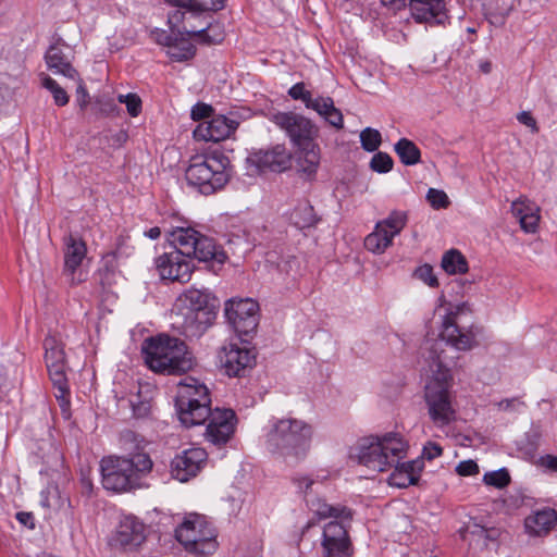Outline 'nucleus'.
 <instances>
[{"mask_svg": "<svg viewBox=\"0 0 557 557\" xmlns=\"http://www.w3.org/2000/svg\"><path fill=\"white\" fill-rule=\"evenodd\" d=\"M443 454L442 447L434 442H428L422 450V457L428 460H433Z\"/></svg>", "mask_w": 557, "mask_h": 557, "instance_id": "obj_52", "label": "nucleus"}, {"mask_svg": "<svg viewBox=\"0 0 557 557\" xmlns=\"http://www.w3.org/2000/svg\"><path fill=\"white\" fill-rule=\"evenodd\" d=\"M295 160L297 172L305 175L308 180H312L320 165V147L318 144L311 146L295 147Z\"/></svg>", "mask_w": 557, "mask_h": 557, "instance_id": "obj_27", "label": "nucleus"}, {"mask_svg": "<svg viewBox=\"0 0 557 557\" xmlns=\"http://www.w3.org/2000/svg\"><path fill=\"white\" fill-rule=\"evenodd\" d=\"M218 357L221 369L230 377L245 376L256 364L253 350L234 343L222 346Z\"/></svg>", "mask_w": 557, "mask_h": 557, "instance_id": "obj_18", "label": "nucleus"}, {"mask_svg": "<svg viewBox=\"0 0 557 557\" xmlns=\"http://www.w3.org/2000/svg\"><path fill=\"white\" fill-rule=\"evenodd\" d=\"M408 215L405 211L393 210L384 220L376 222L372 233L366 236L367 250L381 255L392 246L395 236L407 225Z\"/></svg>", "mask_w": 557, "mask_h": 557, "instance_id": "obj_14", "label": "nucleus"}, {"mask_svg": "<svg viewBox=\"0 0 557 557\" xmlns=\"http://www.w3.org/2000/svg\"><path fill=\"white\" fill-rule=\"evenodd\" d=\"M511 401L512 400H510V399L502 400L499 403V407L503 408V409H508L510 407Z\"/></svg>", "mask_w": 557, "mask_h": 557, "instance_id": "obj_59", "label": "nucleus"}, {"mask_svg": "<svg viewBox=\"0 0 557 557\" xmlns=\"http://www.w3.org/2000/svg\"><path fill=\"white\" fill-rule=\"evenodd\" d=\"M145 236L150 239H158L161 236V230L158 226L151 227L145 232Z\"/></svg>", "mask_w": 557, "mask_h": 557, "instance_id": "obj_58", "label": "nucleus"}, {"mask_svg": "<svg viewBox=\"0 0 557 557\" xmlns=\"http://www.w3.org/2000/svg\"><path fill=\"white\" fill-rule=\"evenodd\" d=\"M120 103H125L127 112L131 116L136 117L141 112V99L136 94L119 95Z\"/></svg>", "mask_w": 557, "mask_h": 557, "instance_id": "obj_47", "label": "nucleus"}, {"mask_svg": "<svg viewBox=\"0 0 557 557\" xmlns=\"http://www.w3.org/2000/svg\"><path fill=\"white\" fill-rule=\"evenodd\" d=\"M145 363L153 372L181 375L193 369L194 356L185 342L168 334L146 338L141 345Z\"/></svg>", "mask_w": 557, "mask_h": 557, "instance_id": "obj_5", "label": "nucleus"}, {"mask_svg": "<svg viewBox=\"0 0 557 557\" xmlns=\"http://www.w3.org/2000/svg\"><path fill=\"white\" fill-rule=\"evenodd\" d=\"M361 147L368 152H374L382 143L381 133L372 127H367L360 133Z\"/></svg>", "mask_w": 557, "mask_h": 557, "instance_id": "obj_42", "label": "nucleus"}, {"mask_svg": "<svg viewBox=\"0 0 557 557\" xmlns=\"http://www.w3.org/2000/svg\"><path fill=\"white\" fill-rule=\"evenodd\" d=\"M312 510L320 518H342L345 520H350L352 518L351 510L346 507L333 506L329 505L323 500L318 499L315 503L311 504Z\"/></svg>", "mask_w": 557, "mask_h": 557, "instance_id": "obj_38", "label": "nucleus"}, {"mask_svg": "<svg viewBox=\"0 0 557 557\" xmlns=\"http://www.w3.org/2000/svg\"><path fill=\"white\" fill-rule=\"evenodd\" d=\"M119 444L126 453L124 459H135L138 455H148L145 453L147 442L143 435L133 430H124L120 433Z\"/></svg>", "mask_w": 557, "mask_h": 557, "instance_id": "obj_32", "label": "nucleus"}, {"mask_svg": "<svg viewBox=\"0 0 557 557\" xmlns=\"http://www.w3.org/2000/svg\"><path fill=\"white\" fill-rule=\"evenodd\" d=\"M225 317L239 336H251L259 324V304L251 299H231L225 304Z\"/></svg>", "mask_w": 557, "mask_h": 557, "instance_id": "obj_15", "label": "nucleus"}, {"mask_svg": "<svg viewBox=\"0 0 557 557\" xmlns=\"http://www.w3.org/2000/svg\"><path fill=\"white\" fill-rule=\"evenodd\" d=\"M207 421L206 441L219 448L225 446L236 430L237 416L235 411L231 408L212 409Z\"/></svg>", "mask_w": 557, "mask_h": 557, "instance_id": "obj_19", "label": "nucleus"}, {"mask_svg": "<svg viewBox=\"0 0 557 557\" xmlns=\"http://www.w3.org/2000/svg\"><path fill=\"white\" fill-rule=\"evenodd\" d=\"M473 343L474 334L460 327L455 315H447L443 323L441 339L432 342L428 347L426 360L432 375L424 387V401L429 417L437 428L447 426L457 418L451 394L454 379L446 362L443 346L450 344L458 350H468Z\"/></svg>", "mask_w": 557, "mask_h": 557, "instance_id": "obj_1", "label": "nucleus"}, {"mask_svg": "<svg viewBox=\"0 0 557 557\" xmlns=\"http://www.w3.org/2000/svg\"><path fill=\"white\" fill-rule=\"evenodd\" d=\"M460 536L463 541H468L470 545L487 547L491 542H496L502 535V530L497 527H487L478 521L470 519L460 530Z\"/></svg>", "mask_w": 557, "mask_h": 557, "instance_id": "obj_25", "label": "nucleus"}, {"mask_svg": "<svg viewBox=\"0 0 557 557\" xmlns=\"http://www.w3.org/2000/svg\"><path fill=\"white\" fill-rule=\"evenodd\" d=\"M64 49L70 50V47L62 38H58L45 54L46 64L54 74H61L73 81L79 79L78 72L72 66L70 53H65Z\"/></svg>", "mask_w": 557, "mask_h": 557, "instance_id": "obj_24", "label": "nucleus"}, {"mask_svg": "<svg viewBox=\"0 0 557 557\" xmlns=\"http://www.w3.org/2000/svg\"><path fill=\"white\" fill-rule=\"evenodd\" d=\"M292 153L285 145L277 144L267 149L251 151L246 162L249 166L256 169V172L262 173H282L292 166Z\"/></svg>", "mask_w": 557, "mask_h": 557, "instance_id": "obj_17", "label": "nucleus"}, {"mask_svg": "<svg viewBox=\"0 0 557 557\" xmlns=\"http://www.w3.org/2000/svg\"><path fill=\"white\" fill-rule=\"evenodd\" d=\"M557 522L555 509L545 508L530 515L524 520V528L530 535H547Z\"/></svg>", "mask_w": 557, "mask_h": 557, "instance_id": "obj_30", "label": "nucleus"}, {"mask_svg": "<svg viewBox=\"0 0 557 557\" xmlns=\"http://www.w3.org/2000/svg\"><path fill=\"white\" fill-rule=\"evenodd\" d=\"M220 304L207 289L189 288L175 301V327L187 338H199L216 319Z\"/></svg>", "mask_w": 557, "mask_h": 557, "instance_id": "obj_3", "label": "nucleus"}, {"mask_svg": "<svg viewBox=\"0 0 557 557\" xmlns=\"http://www.w3.org/2000/svg\"><path fill=\"white\" fill-rule=\"evenodd\" d=\"M293 482L297 485L299 491L305 493V494L308 493V490L314 483V481L312 479H309L307 476H295L293 479Z\"/></svg>", "mask_w": 557, "mask_h": 557, "instance_id": "obj_56", "label": "nucleus"}, {"mask_svg": "<svg viewBox=\"0 0 557 557\" xmlns=\"http://www.w3.org/2000/svg\"><path fill=\"white\" fill-rule=\"evenodd\" d=\"M510 8H499L498 5L493 8L488 7L485 12V17L488 23L495 27H503L509 15Z\"/></svg>", "mask_w": 557, "mask_h": 557, "instance_id": "obj_46", "label": "nucleus"}, {"mask_svg": "<svg viewBox=\"0 0 557 557\" xmlns=\"http://www.w3.org/2000/svg\"><path fill=\"white\" fill-rule=\"evenodd\" d=\"M207 459L208 454L203 448L185 449L171 461V474L180 482H187L201 471Z\"/></svg>", "mask_w": 557, "mask_h": 557, "instance_id": "obj_21", "label": "nucleus"}, {"mask_svg": "<svg viewBox=\"0 0 557 557\" xmlns=\"http://www.w3.org/2000/svg\"><path fill=\"white\" fill-rule=\"evenodd\" d=\"M168 239L174 245V250L164 252L154 261L162 280L188 282L193 272L190 259L206 263L214 273L221 270L227 259L226 252L212 237L193 227L177 226L169 232Z\"/></svg>", "mask_w": 557, "mask_h": 557, "instance_id": "obj_2", "label": "nucleus"}, {"mask_svg": "<svg viewBox=\"0 0 557 557\" xmlns=\"http://www.w3.org/2000/svg\"><path fill=\"white\" fill-rule=\"evenodd\" d=\"M313 430L299 419H274L265 435L267 449L289 466L304 460L310 449Z\"/></svg>", "mask_w": 557, "mask_h": 557, "instance_id": "obj_4", "label": "nucleus"}, {"mask_svg": "<svg viewBox=\"0 0 557 557\" xmlns=\"http://www.w3.org/2000/svg\"><path fill=\"white\" fill-rule=\"evenodd\" d=\"M64 272L73 275L87 253L85 242L73 234L64 237Z\"/></svg>", "mask_w": 557, "mask_h": 557, "instance_id": "obj_29", "label": "nucleus"}, {"mask_svg": "<svg viewBox=\"0 0 557 557\" xmlns=\"http://www.w3.org/2000/svg\"><path fill=\"white\" fill-rule=\"evenodd\" d=\"M426 199L434 209H445L449 206L448 196L440 189L430 188Z\"/></svg>", "mask_w": 557, "mask_h": 557, "instance_id": "obj_49", "label": "nucleus"}, {"mask_svg": "<svg viewBox=\"0 0 557 557\" xmlns=\"http://www.w3.org/2000/svg\"><path fill=\"white\" fill-rule=\"evenodd\" d=\"M45 364L54 388V396L64 417L70 416V387L66 377L64 344L57 335L48 334L42 343Z\"/></svg>", "mask_w": 557, "mask_h": 557, "instance_id": "obj_12", "label": "nucleus"}, {"mask_svg": "<svg viewBox=\"0 0 557 557\" xmlns=\"http://www.w3.org/2000/svg\"><path fill=\"white\" fill-rule=\"evenodd\" d=\"M441 267L448 274H463L468 271V261L459 250L450 249L443 255Z\"/></svg>", "mask_w": 557, "mask_h": 557, "instance_id": "obj_35", "label": "nucleus"}, {"mask_svg": "<svg viewBox=\"0 0 557 557\" xmlns=\"http://www.w3.org/2000/svg\"><path fill=\"white\" fill-rule=\"evenodd\" d=\"M184 35H164V46L172 61L183 62L194 58L196 47Z\"/></svg>", "mask_w": 557, "mask_h": 557, "instance_id": "obj_31", "label": "nucleus"}, {"mask_svg": "<svg viewBox=\"0 0 557 557\" xmlns=\"http://www.w3.org/2000/svg\"><path fill=\"white\" fill-rule=\"evenodd\" d=\"M409 444L398 432L382 436L371 435L360 438L350 450V458L374 472H384L403 460Z\"/></svg>", "mask_w": 557, "mask_h": 557, "instance_id": "obj_6", "label": "nucleus"}, {"mask_svg": "<svg viewBox=\"0 0 557 557\" xmlns=\"http://www.w3.org/2000/svg\"><path fill=\"white\" fill-rule=\"evenodd\" d=\"M78 81H79V85L76 90V92H77L76 101L82 109H85L86 106L88 104L89 96H88V91H87L86 87L84 86L83 82L81 81V78Z\"/></svg>", "mask_w": 557, "mask_h": 557, "instance_id": "obj_54", "label": "nucleus"}, {"mask_svg": "<svg viewBox=\"0 0 557 557\" xmlns=\"http://www.w3.org/2000/svg\"><path fill=\"white\" fill-rule=\"evenodd\" d=\"M129 405L136 418H146L150 413L151 399L143 396L141 392H138L129 399Z\"/></svg>", "mask_w": 557, "mask_h": 557, "instance_id": "obj_44", "label": "nucleus"}, {"mask_svg": "<svg viewBox=\"0 0 557 557\" xmlns=\"http://www.w3.org/2000/svg\"><path fill=\"white\" fill-rule=\"evenodd\" d=\"M517 120H518L521 124H523V125H525V126H528V127H531V128H533V129H535V131L537 129V128H536V121H535V119H534V117L532 116V114H531L530 112H528V111H522V112H520V113L517 115Z\"/></svg>", "mask_w": 557, "mask_h": 557, "instance_id": "obj_55", "label": "nucleus"}, {"mask_svg": "<svg viewBox=\"0 0 557 557\" xmlns=\"http://www.w3.org/2000/svg\"><path fill=\"white\" fill-rule=\"evenodd\" d=\"M484 484L496 488H505L511 482L509 471L506 468L498 469L496 471L486 472L483 475Z\"/></svg>", "mask_w": 557, "mask_h": 557, "instance_id": "obj_41", "label": "nucleus"}, {"mask_svg": "<svg viewBox=\"0 0 557 557\" xmlns=\"http://www.w3.org/2000/svg\"><path fill=\"white\" fill-rule=\"evenodd\" d=\"M292 220L298 228H306L315 223L313 208L306 203L297 207L292 213Z\"/></svg>", "mask_w": 557, "mask_h": 557, "instance_id": "obj_39", "label": "nucleus"}, {"mask_svg": "<svg viewBox=\"0 0 557 557\" xmlns=\"http://www.w3.org/2000/svg\"><path fill=\"white\" fill-rule=\"evenodd\" d=\"M16 520L28 529L35 528V518L32 512L20 511L15 515Z\"/></svg>", "mask_w": 557, "mask_h": 557, "instance_id": "obj_53", "label": "nucleus"}, {"mask_svg": "<svg viewBox=\"0 0 557 557\" xmlns=\"http://www.w3.org/2000/svg\"><path fill=\"white\" fill-rule=\"evenodd\" d=\"M512 214L519 220L527 233H535L540 222V208L527 198H520L511 205Z\"/></svg>", "mask_w": 557, "mask_h": 557, "instance_id": "obj_28", "label": "nucleus"}, {"mask_svg": "<svg viewBox=\"0 0 557 557\" xmlns=\"http://www.w3.org/2000/svg\"><path fill=\"white\" fill-rule=\"evenodd\" d=\"M153 461L149 455H138L135 459L109 456L100 461L102 485L112 492H126L147 486L144 483L151 472Z\"/></svg>", "mask_w": 557, "mask_h": 557, "instance_id": "obj_7", "label": "nucleus"}, {"mask_svg": "<svg viewBox=\"0 0 557 557\" xmlns=\"http://www.w3.org/2000/svg\"><path fill=\"white\" fill-rule=\"evenodd\" d=\"M238 127V122L225 115L213 116L200 123L194 131L196 138L205 141L219 143L228 138Z\"/></svg>", "mask_w": 557, "mask_h": 557, "instance_id": "obj_23", "label": "nucleus"}, {"mask_svg": "<svg viewBox=\"0 0 557 557\" xmlns=\"http://www.w3.org/2000/svg\"><path fill=\"white\" fill-rule=\"evenodd\" d=\"M384 7L394 11L409 7L412 18L417 23L430 26L445 25L448 20V11L445 0H380Z\"/></svg>", "mask_w": 557, "mask_h": 557, "instance_id": "obj_13", "label": "nucleus"}, {"mask_svg": "<svg viewBox=\"0 0 557 557\" xmlns=\"http://www.w3.org/2000/svg\"><path fill=\"white\" fill-rule=\"evenodd\" d=\"M170 5H189L196 10L213 14L226 7L227 0H164Z\"/></svg>", "mask_w": 557, "mask_h": 557, "instance_id": "obj_37", "label": "nucleus"}, {"mask_svg": "<svg viewBox=\"0 0 557 557\" xmlns=\"http://www.w3.org/2000/svg\"><path fill=\"white\" fill-rule=\"evenodd\" d=\"M213 109L211 106L202 102L196 103L190 112V116L194 121H200L211 116Z\"/></svg>", "mask_w": 557, "mask_h": 557, "instance_id": "obj_50", "label": "nucleus"}, {"mask_svg": "<svg viewBox=\"0 0 557 557\" xmlns=\"http://www.w3.org/2000/svg\"><path fill=\"white\" fill-rule=\"evenodd\" d=\"M272 121L289 137L294 147L311 146L319 135V128L309 119L295 112H277Z\"/></svg>", "mask_w": 557, "mask_h": 557, "instance_id": "obj_16", "label": "nucleus"}, {"mask_svg": "<svg viewBox=\"0 0 557 557\" xmlns=\"http://www.w3.org/2000/svg\"><path fill=\"white\" fill-rule=\"evenodd\" d=\"M413 275L432 288L438 286V280L433 272V268L428 263L418 267Z\"/></svg>", "mask_w": 557, "mask_h": 557, "instance_id": "obj_48", "label": "nucleus"}, {"mask_svg": "<svg viewBox=\"0 0 557 557\" xmlns=\"http://www.w3.org/2000/svg\"><path fill=\"white\" fill-rule=\"evenodd\" d=\"M288 96L294 100H301L307 109H313L317 98H312V94L306 89L305 83H297L288 89Z\"/></svg>", "mask_w": 557, "mask_h": 557, "instance_id": "obj_43", "label": "nucleus"}, {"mask_svg": "<svg viewBox=\"0 0 557 557\" xmlns=\"http://www.w3.org/2000/svg\"><path fill=\"white\" fill-rule=\"evenodd\" d=\"M114 255L117 257L120 255V250L117 249Z\"/></svg>", "mask_w": 557, "mask_h": 557, "instance_id": "obj_62", "label": "nucleus"}, {"mask_svg": "<svg viewBox=\"0 0 557 557\" xmlns=\"http://www.w3.org/2000/svg\"><path fill=\"white\" fill-rule=\"evenodd\" d=\"M393 166L394 160L392 157L388 153L382 151L374 153L370 161V169L376 173H387L392 171Z\"/></svg>", "mask_w": 557, "mask_h": 557, "instance_id": "obj_45", "label": "nucleus"}, {"mask_svg": "<svg viewBox=\"0 0 557 557\" xmlns=\"http://www.w3.org/2000/svg\"><path fill=\"white\" fill-rule=\"evenodd\" d=\"M41 85L51 92L54 103L58 107H64L69 103L67 92L53 78H51L48 75H45L42 77Z\"/></svg>", "mask_w": 557, "mask_h": 557, "instance_id": "obj_40", "label": "nucleus"}, {"mask_svg": "<svg viewBox=\"0 0 557 557\" xmlns=\"http://www.w3.org/2000/svg\"><path fill=\"white\" fill-rule=\"evenodd\" d=\"M312 110L323 116L330 125L338 129L343 128V114L337 108H335L334 101L331 97H318Z\"/></svg>", "mask_w": 557, "mask_h": 557, "instance_id": "obj_33", "label": "nucleus"}, {"mask_svg": "<svg viewBox=\"0 0 557 557\" xmlns=\"http://www.w3.org/2000/svg\"><path fill=\"white\" fill-rule=\"evenodd\" d=\"M216 530L205 516L189 513L175 529V537L186 552L196 557L212 555L218 549Z\"/></svg>", "mask_w": 557, "mask_h": 557, "instance_id": "obj_11", "label": "nucleus"}, {"mask_svg": "<svg viewBox=\"0 0 557 557\" xmlns=\"http://www.w3.org/2000/svg\"><path fill=\"white\" fill-rule=\"evenodd\" d=\"M228 158L222 152L194 156L185 172L186 181L200 194L212 195L228 182Z\"/></svg>", "mask_w": 557, "mask_h": 557, "instance_id": "obj_9", "label": "nucleus"}, {"mask_svg": "<svg viewBox=\"0 0 557 557\" xmlns=\"http://www.w3.org/2000/svg\"><path fill=\"white\" fill-rule=\"evenodd\" d=\"M175 408L186 428L205 423L212 410L209 388L195 377H186L178 384Z\"/></svg>", "mask_w": 557, "mask_h": 557, "instance_id": "obj_10", "label": "nucleus"}, {"mask_svg": "<svg viewBox=\"0 0 557 557\" xmlns=\"http://www.w3.org/2000/svg\"><path fill=\"white\" fill-rule=\"evenodd\" d=\"M41 507L48 509L60 510L64 506L70 507V498L63 496L57 485H48L40 492Z\"/></svg>", "mask_w": 557, "mask_h": 557, "instance_id": "obj_36", "label": "nucleus"}, {"mask_svg": "<svg viewBox=\"0 0 557 557\" xmlns=\"http://www.w3.org/2000/svg\"><path fill=\"white\" fill-rule=\"evenodd\" d=\"M481 70L484 73H490V71H491V63L490 62H485V63L481 64Z\"/></svg>", "mask_w": 557, "mask_h": 557, "instance_id": "obj_60", "label": "nucleus"}, {"mask_svg": "<svg viewBox=\"0 0 557 557\" xmlns=\"http://www.w3.org/2000/svg\"><path fill=\"white\" fill-rule=\"evenodd\" d=\"M169 13L168 23L172 33L186 35L201 45H219L225 38V30L213 16L189 5H174Z\"/></svg>", "mask_w": 557, "mask_h": 557, "instance_id": "obj_8", "label": "nucleus"}, {"mask_svg": "<svg viewBox=\"0 0 557 557\" xmlns=\"http://www.w3.org/2000/svg\"><path fill=\"white\" fill-rule=\"evenodd\" d=\"M542 465L547 469L557 472V456L546 455L542 458Z\"/></svg>", "mask_w": 557, "mask_h": 557, "instance_id": "obj_57", "label": "nucleus"}, {"mask_svg": "<svg viewBox=\"0 0 557 557\" xmlns=\"http://www.w3.org/2000/svg\"><path fill=\"white\" fill-rule=\"evenodd\" d=\"M456 472L461 476L474 475L479 473V466L471 459L463 460L456 467Z\"/></svg>", "mask_w": 557, "mask_h": 557, "instance_id": "obj_51", "label": "nucleus"}, {"mask_svg": "<svg viewBox=\"0 0 557 557\" xmlns=\"http://www.w3.org/2000/svg\"><path fill=\"white\" fill-rule=\"evenodd\" d=\"M322 557H351L354 547L346 527L331 521L323 528L321 540Z\"/></svg>", "mask_w": 557, "mask_h": 557, "instance_id": "obj_20", "label": "nucleus"}, {"mask_svg": "<svg viewBox=\"0 0 557 557\" xmlns=\"http://www.w3.org/2000/svg\"><path fill=\"white\" fill-rule=\"evenodd\" d=\"M394 150L400 162L405 165H414L421 161V151L419 147L408 138H400L394 145Z\"/></svg>", "mask_w": 557, "mask_h": 557, "instance_id": "obj_34", "label": "nucleus"}, {"mask_svg": "<svg viewBox=\"0 0 557 557\" xmlns=\"http://www.w3.org/2000/svg\"><path fill=\"white\" fill-rule=\"evenodd\" d=\"M146 540V527L135 516H125L121 519L115 532L110 539L114 547H137Z\"/></svg>", "mask_w": 557, "mask_h": 557, "instance_id": "obj_22", "label": "nucleus"}, {"mask_svg": "<svg viewBox=\"0 0 557 557\" xmlns=\"http://www.w3.org/2000/svg\"><path fill=\"white\" fill-rule=\"evenodd\" d=\"M164 35H168L165 32L159 35L158 42L161 45H164ZM172 35H176V33H173Z\"/></svg>", "mask_w": 557, "mask_h": 557, "instance_id": "obj_61", "label": "nucleus"}, {"mask_svg": "<svg viewBox=\"0 0 557 557\" xmlns=\"http://www.w3.org/2000/svg\"><path fill=\"white\" fill-rule=\"evenodd\" d=\"M423 466L424 465L421 459H414L406 462H401V460L398 461L392 467L394 468V471L388 478L389 485L400 488L416 485L419 481Z\"/></svg>", "mask_w": 557, "mask_h": 557, "instance_id": "obj_26", "label": "nucleus"}]
</instances>
